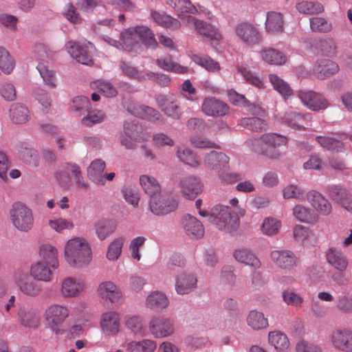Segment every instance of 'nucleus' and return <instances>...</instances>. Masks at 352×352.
<instances>
[{"mask_svg":"<svg viewBox=\"0 0 352 352\" xmlns=\"http://www.w3.org/2000/svg\"><path fill=\"white\" fill-rule=\"evenodd\" d=\"M186 22L188 23H192L195 30L197 33L207 38L210 40H219L221 38V34L219 32L218 30L211 24L197 19L191 16L186 17Z\"/></svg>","mask_w":352,"mask_h":352,"instance_id":"nucleus-19","label":"nucleus"},{"mask_svg":"<svg viewBox=\"0 0 352 352\" xmlns=\"http://www.w3.org/2000/svg\"><path fill=\"white\" fill-rule=\"evenodd\" d=\"M64 258L72 267H85L92 260L91 248L85 239L74 237L67 240L65 244Z\"/></svg>","mask_w":352,"mask_h":352,"instance_id":"nucleus-2","label":"nucleus"},{"mask_svg":"<svg viewBox=\"0 0 352 352\" xmlns=\"http://www.w3.org/2000/svg\"><path fill=\"white\" fill-rule=\"evenodd\" d=\"M151 333L155 338L168 337L174 333V322L172 320L164 316H155L148 323Z\"/></svg>","mask_w":352,"mask_h":352,"instance_id":"nucleus-11","label":"nucleus"},{"mask_svg":"<svg viewBox=\"0 0 352 352\" xmlns=\"http://www.w3.org/2000/svg\"><path fill=\"white\" fill-rule=\"evenodd\" d=\"M287 138L275 133H267L257 138H252L246 141L247 146L251 151L264 156L271 160H278L281 153L278 146H285Z\"/></svg>","mask_w":352,"mask_h":352,"instance_id":"nucleus-1","label":"nucleus"},{"mask_svg":"<svg viewBox=\"0 0 352 352\" xmlns=\"http://www.w3.org/2000/svg\"><path fill=\"white\" fill-rule=\"evenodd\" d=\"M146 307L155 311H161L166 309L169 305L167 296L160 292H153L146 298Z\"/></svg>","mask_w":352,"mask_h":352,"instance_id":"nucleus-28","label":"nucleus"},{"mask_svg":"<svg viewBox=\"0 0 352 352\" xmlns=\"http://www.w3.org/2000/svg\"><path fill=\"white\" fill-rule=\"evenodd\" d=\"M178 206L177 200L168 193H160L149 200V209L155 215L164 216L175 211Z\"/></svg>","mask_w":352,"mask_h":352,"instance_id":"nucleus-6","label":"nucleus"},{"mask_svg":"<svg viewBox=\"0 0 352 352\" xmlns=\"http://www.w3.org/2000/svg\"><path fill=\"white\" fill-rule=\"evenodd\" d=\"M157 65L162 69L179 74H188L189 69L173 60L171 56H164L156 60Z\"/></svg>","mask_w":352,"mask_h":352,"instance_id":"nucleus-32","label":"nucleus"},{"mask_svg":"<svg viewBox=\"0 0 352 352\" xmlns=\"http://www.w3.org/2000/svg\"><path fill=\"white\" fill-rule=\"evenodd\" d=\"M282 120L293 128L305 129L309 126L311 117L308 113L302 115L294 111H287Z\"/></svg>","mask_w":352,"mask_h":352,"instance_id":"nucleus-25","label":"nucleus"},{"mask_svg":"<svg viewBox=\"0 0 352 352\" xmlns=\"http://www.w3.org/2000/svg\"><path fill=\"white\" fill-rule=\"evenodd\" d=\"M126 348L129 352H154L157 348V343L150 339H143L127 343Z\"/></svg>","mask_w":352,"mask_h":352,"instance_id":"nucleus-38","label":"nucleus"},{"mask_svg":"<svg viewBox=\"0 0 352 352\" xmlns=\"http://www.w3.org/2000/svg\"><path fill=\"white\" fill-rule=\"evenodd\" d=\"M140 184L150 199L162 193V187L156 178L148 175H142L139 179Z\"/></svg>","mask_w":352,"mask_h":352,"instance_id":"nucleus-30","label":"nucleus"},{"mask_svg":"<svg viewBox=\"0 0 352 352\" xmlns=\"http://www.w3.org/2000/svg\"><path fill=\"white\" fill-rule=\"evenodd\" d=\"M316 139L320 145L327 150L341 152L344 148V144L335 138L318 136Z\"/></svg>","mask_w":352,"mask_h":352,"instance_id":"nucleus-53","label":"nucleus"},{"mask_svg":"<svg viewBox=\"0 0 352 352\" xmlns=\"http://www.w3.org/2000/svg\"><path fill=\"white\" fill-rule=\"evenodd\" d=\"M105 118L106 115L103 111L95 109L89 111L87 116L82 119L81 122L87 126H91L94 124L102 122Z\"/></svg>","mask_w":352,"mask_h":352,"instance_id":"nucleus-61","label":"nucleus"},{"mask_svg":"<svg viewBox=\"0 0 352 352\" xmlns=\"http://www.w3.org/2000/svg\"><path fill=\"white\" fill-rule=\"evenodd\" d=\"M293 214L301 222L312 223L316 221L314 212L301 205H297L294 208Z\"/></svg>","mask_w":352,"mask_h":352,"instance_id":"nucleus-55","label":"nucleus"},{"mask_svg":"<svg viewBox=\"0 0 352 352\" xmlns=\"http://www.w3.org/2000/svg\"><path fill=\"white\" fill-rule=\"evenodd\" d=\"M270 257L278 267L283 270H291L296 265L297 257L289 250H274Z\"/></svg>","mask_w":352,"mask_h":352,"instance_id":"nucleus-18","label":"nucleus"},{"mask_svg":"<svg viewBox=\"0 0 352 352\" xmlns=\"http://www.w3.org/2000/svg\"><path fill=\"white\" fill-rule=\"evenodd\" d=\"M132 133L129 132L130 128L126 126L123 133L120 135V144L123 146L126 149L133 150L136 148V133L135 128Z\"/></svg>","mask_w":352,"mask_h":352,"instance_id":"nucleus-59","label":"nucleus"},{"mask_svg":"<svg viewBox=\"0 0 352 352\" xmlns=\"http://www.w3.org/2000/svg\"><path fill=\"white\" fill-rule=\"evenodd\" d=\"M97 293L104 300L115 305L120 303L122 298L121 289L111 280L100 283L98 286Z\"/></svg>","mask_w":352,"mask_h":352,"instance_id":"nucleus-13","label":"nucleus"},{"mask_svg":"<svg viewBox=\"0 0 352 352\" xmlns=\"http://www.w3.org/2000/svg\"><path fill=\"white\" fill-rule=\"evenodd\" d=\"M230 159L223 153L212 151L205 156L204 164L206 167L213 170L226 168L228 166Z\"/></svg>","mask_w":352,"mask_h":352,"instance_id":"nucleus-26","label":"nucleus"},{"mask_svg":"<svg viewBox=\"0 0 352 352\" xmlns=\"http://www.w3.org/2000/svg\"><path fill=\"white\" fill-rule=\"evenodd\" d=\"M182 194L188 199H195L203 190V184L201 180L192 175L184 177L179 182Z\"/></svg>","mask_w":352,"mask_h":352,"instance_id":"nucleus-16","label":"nucleus"},{"mask_svg":"<svg viewBox=\"0 0 352 352\" xmlns=\"http://www.w3.org/2000/svg\"><path fill=\"white\" fill-rule=\"evenodd\" d=\"M243 127L256 132L265 131L269 129L266 120L255 116L243 118Z\"/></svg>","mask_w":352,"mask_h":352,"instance_id":"nucleus-49","label":"nucleus"},{"mask_svg":"<svg viewBox=\"0 0 352 352\" xmlns=\"http://www.w3.org/2000/svg\"><path fill=\"white\" fill-rule=\"evenodd\" d=\"M20 323L28 328H36L40 324L39 316L33 312L21 311L19 314Z\"/></svg>","mask_w":352,"mask_h":352,"instance_id":"nucleus-57","label":"nucleus"},{"mask_svg":"<svg viewBox=\"0 0 352 352\" xmlns=\"http://www.w3.org/2000/svg\"><path fill=\"white\" fill-rule=\"evenodd\" d=\"M39 256L41 259L40 261H43L49 265L53 270L58 267V250L53 245L50 244L42 245L39 250Z\"/></svg>","mask_w":352,"mask_h":352,"instance_id":"nucleus-31","label":"nucleus"},{"mask_svg":"<svg viewBox=\"0 0 352 352\" xmlns=\"http://www.w3.org/2000/svg\"><path fill=\"white\" fill-rule=\"evenodd\" d=\"M298 97L308 109L312 111L326 109L329 106L328 100L321 94L311 90H299Z\"/></svg>","mask_w":352,"mask_h":352,"instance_id":"nucleus-10","label":"nucleus"},{"mask_svg":"<svg viewBox=\"0 0 352 352\" xmlns=\"http://www.w3.org/2000/svg\"><path fill=\"white\" fill-rule=\"evenodd\" d=\"M47 226L51 230L58 233H63L65 230H72L74 227V223L71 219L63 217H54L48 219Z\"/></svg>","mask_w":352,"mask_h":352,"instance_id":"nucleus-43","label":"nucleus"},{"mask_svg":"<svg viewBox=\"0 0 352 352\" xmlns=\"http://www.w3.org/2000/svg\"><path fill=\"white\" fill-rule=\"evenodd\" d=\"M10 220L14 227L20 232H28L34 224L32 210L25 204L17 201L10 210Z\"/></svg>","mask_w":352,"mask_h":352,"instance_id":"nucleus-4","label":"nucleus"},{"mask_svg":"<svg viewBox=\"0 0 352 352\" xmlns=\"http://www.w3.org/2000/svg\"><path fill=\"white\" fill-rule=\"evenodd\" d=\"M136 33L138 35V42L141 41L146 47H155L157 43L151 30L145 26L136 27Z\"/></svg>","mask_w":352,"mask_h":352,"instance_id":"nucleus-50","label":"nucleus"},{"mask_svg":"<svg viewBox=\"0 0 352 352\" xmlns=\"http://www.w3.org/2000/svg\"><path fill=\"white\" fill-rule=\"evenodd\" d=\"M151 15L152 19L162 27L176 30L179 28L181 26V23L177 19L173 18L164 12L152 11Z\"/></svg>","mask_w":352,"mask_h":352,"instance_id":"nucleus-39","label":"nucleus"},{"mask_svg":"<svg viewBox=\"0 0 352 352\" xmlns=\"http://www.w3.org/2000/svg\"><path fill=\"white\" fill-rule=\"evenodd\" d=\"M192 60L195 64L204 67L208 72H215L220 70L219 64L208 56L193 54Z\"/></svg>","mask_w":352,"mask_h":352,"instance_id":"nucleus-44","label":"nucleus"},{"mask_svg":"<svg viewBox=\"0 0 352 352\" xmlns=\"http://www.w3.org/2000/svg\"><path fill=\"white\" fill-rule=\"evenodd\" d=\"M307 197L311 206L320 214L328 215L331 212V204L319 192L311 190L307 192Z\"/></svg>","mask_w":352,"mask_h":352,"instance_id":"nucleus-21","label":"nucleus"},{"mask_svg":"<svg viewBox=\"0 0 352 352\" xmlns=\"http://www.w3.org/2000/svg\"><path fill=\"white\" fill-rule=\"evenodd\" d=\"M36 68L43 78L45 84L51 89L55 88L56 78L54 72L43 63H39Z\"/></svg>","mask_w":352,"mask_h":352,"instance_id":"nucleus-62","label":"nucleus"},{"mask_svg":"<svg viewBox=\"0 0 352 352\" xmlns=\"http://www.w3.org/2000/svg\"><path fill=\"white\" fill-rule=\"evenodd\" d=\"M105 166V163L102 160H94L87 169L89 179L97 184L103 185L104 184L103 172Z\"/></svg>","mask_w":352,"mask_h":352,"instance_id":"nucleus-36","label":"nucleus"},{"mask_svg":"<svg viewBox=\"0 0 352 352\" xmlns=\"http://www.w3.org/2000/svg\"><path fill=\"white\" fill-rule=\"evenodd\" d=\"M327 262L340 272L346 270L349 262L346 256L336 248H330L327 254Z\"/></svg>","mask_w":352,"mask_h":352,"instance_id":"nucleus-29","label":"nucleus"},{"mask_svg":"<svg viewBox=\"0 0 352 352\" xmlns=\"http://www.w3.org/2000/svg\"><path fill=\"white\" fill-rule=\"evenodd\" d=\"M85 288L84 280L69 276L62 280L60 292L65 298H74L79 296Z\"/></svg>","mask_w":352,"mask_h":352,"instance_id":"nucleus-17","label":"nucleus"},{"mask_svg":"<svg viewBox=\"0 0 352 352\" xmlns=\"http://www.w3.org/2000/svg\"><path fill=\"white\" fill-rule=\"evenodd\" d=\"M65 48L67 52L78 63L87 65L93 63L91 54L95 47L91 42L88 41L80 46L76 42L70 41L66 43Z\"/></svg>","mask_w":352,"mask_h":352,"instance_id":"nucleus-8","label":"nucleus"},{"mask_svg":"<svg viewBox=\"0 0 352 352\" xmlns=\"http://www.w3.org/2000/svg\"><path fill=\"white\" fill-rule=\"evenodd\" d=\"M176 154L180 161L190 166L196 167L199 164L197 157L189 148L180 146L177 148Z\"/></svg>","mask_w":352,"mask_h":352,"instance_id":"nucleus-56","label":"nucleus"},{"mask_svg":"<svg viewBox=\"0 0 352 352\" xmlns=\"http://www.w3.org/2000/svg\"><path fill=\"white\" fill-rule=\"evenodd\" d=\"M120 314L116 311H108L101 315L100 325L102 333L108 336H116L120 331Z\"/></svg>","mask_w":352,"mask_h":352,"instance_id":"nucleus-12","label":"nucleus"},{"mask_svg":"<svg viewBox=\"0 0 352 352\" xmlns=\"http://www.w3.org/2000/svg\"><path fill=\"white\" fill-rule=\"evenodd\" d=\"M69 315L66 306L54 304L47 307L43 314L45 326L52 332L58 334L61 331V327Z\"/></svg>","mask_w":352,"mask_h":352,"instance_id":"nucleus-5","label":"nucleus"},{"mask_svg":"<svg viewBox=\"0 0 352 352\" xmlns=\"http://www.w3.org/2000/svg\"><path fill=\"white\" fill-rule=\"evenodd\" d=\"M156 101L158 107L166 116L175 120L180 119L182 112L177 100L173 94H160L157 96Z\"/></svg>","mask_w":352,"mask_h":352,"instance_id":"nucleus-15","label":"nucleus"},{"mask_svg":"<svg viewBox=\"0 0 352 352\" xmlns=\"http://www.w3.org/2000/svg\"><path fill=\"white\" fill-rule=\"evenodd\" d=\"M269 78L274 89L279 92L285 99L292 94L293 91L290 86L277 75L270 74Z\"/></svg>","mask_w":352,"mask_h":352,"instance_id":"nucleus-45","label":"nucleus"},{"mask_svg":"<svg viewBox=\"0 0 352 352\" xmlns=\"http://www.w3.org/2000/svg\"><path fill=\"white\" fill-rule=\"evenodd\" d=\"M13 280L19 290L25 296L34 298L42 292L41 285L26 272H16L13 276Z\"/></svg>","mask_w":352,"mask_h":352,"instance_id":"nucleus-7","label":"nucleus"},{"mask_svg":"<svg viewBox=\"0 0 352 352\" xmlns=\"http://www.w3.org/2000/svg\"><path fill=\"white\" fill-rule=\"evenodd\" d=\"M123 244L124 239L122 238L113 240L109 245L107 253V258L111 261L117 260L122 252Z\"/></svg>","mask_w":352,"mask_h":352,"instance_id":"nucleus-64","label":"nucleus"},{"mask_svg":"<svg viewBox=\"0 0 352 352\" xmlns=\"http://www.w3.org/2000/svg\"><path fill=\"white\" fill-rule=\"evenodd\" d=\"M94 228L98 238L104 240L113 233L116 225L110 220L101 219L96 223Z\"/></svg>","mask_w":352,"mask_h":352,"instance_id":"nucleus-41","label":"nucleus"},{"mask_svg":"<svg viewBox=\"0 0 352 352\" xmlns=\"http://www.w3.org/2000/svg\"><path fill=\"white\" fill-rule=\"evenodd\" d=\"M210 222L219 230L232 233L240 227V217L232 208L217 204L211 209Z\"/></svg>","mask_w":352,"mask_h":352,"instance_id":"nucleus-3","label":"nucleus"},{"mask_svg":"<svg viewBox=\"0 0 352 352\" xmlns=\"http://www.w3.org/2000/svg\"><path fill=\"white\" fill-rule=\"evenodd\" d=\"M197 278L192 274L182 273L176 277L175 290L179 295L190 293L197 287Z\"/></svg>","mask_w":352,"mask_h":352,"instance_id":"nucleus-22","label":"nucleus"},{"mask_svg":"<svg viewBox=\"0 0 352 352\" xmlns=\"http://www.w3.org/2000/svg\"><path fill=\"white\" fill-rule=\"evenodd\" d=\"M131 112L135 116L142 119H147L152 122H163V118L161 113L156 109L150 107L140 105L134 107L131 110Z\"/></svg>","mask_w":352,"mask_h":352,"instance_id":"nucleus-35","label":"nucleus"},{"mask_svg":"<svg viewBox=\"0 0 352 352\" xmlns=\"http://www.w3.org/2000/svg\"><path fill=\"white\" fill-rule=\"evenodd\" d=\"M283 196L285 199H296L304 200L305 199V193L304 190L294 184L287 186L283 190Z\"/></svg>","mask_w":352,"mask_h":352,"instance_id":"nucleus-60","label":"nucleus"},{"mask_svg":"<svg viewBox=\"0 0 352 352\" xmlns=\"http://www.w3.org/2000/svg\"><path fill=\"white\" fill-rule=\"evenodd\" d=\"M124 324L127 329L136 335L142 336L146 330L142 319L137 316L126 317Z\"/></svg>","mask_w":352,"mask_h":352,"instance_id":"nucleus-54","label":"nucleus"},{"mask_svg":"<svg viewBox=\"0 0 352 352\" xmlns=\"http://www.w3.org/2000/svg\"><path fill=\"white\" fill-rule=\"evenodd\" d=\"M329 342L336 350L352 352V331L339 328L333 330L329 335Z\"/></svg>","mask_w":352,"mask_h":352,"instance_id":"nucleus-9","label":"nucleus"},{"mask_svg":"<svg viewBox=\"0 0 352 352\" xmlns=\"http://www.w3.org/2000/svg\"><path fill=\"white\" fill-rule=\"evenodd\" d=\"M310 28L314 32L327 33L331 31V23L322 17H313L310 19Z\"/></svg>","mask_w":352,"mask_h":352,"instance_id":"nucleus-58","label":"nucleus"},{"mask_svg":"<svg viewBox=\"0 0 352 352\" xmlns=\"http://www.w3.org/2000/svg\"><path fill=\"white\" fill-rule=\"evenodd\" d=\"M261 57L265 62L273 65H282L287 61V57L281 52L273 48L263 50Z\"/></svg>","mask_w":352,"mask_h":352,"instance_id":"nucleus-42","label":"nucleus"},{"mask_svg":"<svg viewBox=\"0 0 352 352\" xmlns=\"http://www.w3.org/2000/svg\"><path fill=\"white\" fill-rule=\"evenodd\" d=\"M10 116L15 124H24L30 119L28 108L19 103L13 104L10 109Z\"/></svg>","mask_w":352,"mask_h":352,"instance_id":"nucleus-37","label":"nucleus"},{"mask_svg":"<svg viewBox=\"0 0 352 352\" xmlns=\"http://www.w3.org/2000/svg\"><path fill=\"white\" fill-rule=\"evenodd\" d=\"M52 267L43 261H36L32 265L30 273L32 278L36 280L50 282L53 278Z\"/></svg>","mask_w":352,"mask_h":352,"instance_id":"nucleus-24","label":"nucleus"},{"mask_svg":"<svg viewBox=\"0 0 352 352\" xmlns=\"http://www.w3.org/2000/svg\"><path fill=\"white\" fill-rule=\"evenodd\" d=\"M182 224L186 234L192 239H198L204 234V228L202 223L189 214H186L182 217Z\"/></svg>","mask_w":352,"mask_h":352,"instance_id":"nucleus-20","label":"nucleus"},{"mask_svg":"<svg viewBox=\"0 0 352 352\" xmlns=\"http://www.w3.org/2000/svg\"><path fill=\"white\" fill-rule=\"evenodd\" d=\"M280 222L275 219L268 217L264 219L261 226V230L265 235L272 236L278 232Z\"/></svg>","mask_w":352,"mask_h":352,"instance_id":"nucleus-63","label":"nucleus"},{"mask_svg":"<svg viewBox=\"0 0 352 352\" xmlns=\"http://www.w3.org/2000/svg\"><path fill=\"white\" fill-rule=\"evenodd\" d=\"M168 3L177 12L198 13L197 8L189 0H168Z\"/></svg>","mask_w":352,"mask_h":352,"instance_id":"nucleus-51","label":"nucleus"},{"mask_svg":"<svg viewBox=\"0 0 352 352\" xmlns=\"http://www.w3.org/2000/svg\"><path fill=\"white\" fill-rule=\"evenodd\" d=\"M338 70V64L328 59L318 60L314 67L315 74L320 78L330 77L336 74Z\"/></svg>","mask_w":352,"mask_h":352,"instance_id":"nucleus-27","label":"nucleus"},{"mask_svg":"<svg viewBox=\"0 0 352 352\" xmlns=\"http://www.w3.org/2000/svg\"><path fill=\"white\" fill-rule=\"evenodd\" d=\"M316 47L322 54L327 56H332L337 54V43L333 38L330 37L317 41Z\"/></svg>","mask_w":352,"mask_h":352,"instance_id":"nucleus-46","label":"nucleus"},{"mask_svg":"<svg viewBox=\"0 0 352 352\" xmlns=\"http://www.w3.org/2000/svg\"><path fill=\"white\" fill-rule=\"evenodd\" d=\"M267 338L269 344L278 352H286L289 347L287 336L280 331H270Z\"/></svg>","mask_w":352,"mask_h":352,"instance_id":"nucleus-33","label":"nucleus"},{"mask_svg":"<svg viewBox=\"0 0 352 352\" xmlns=\"http://www.w3.org/2000/svg\"><path fill=\"white\" fill-rule=\"evenodd\" d=\"M201 109L206 116L217 118L227 114L229 111V107L224 102L214 97L209 96L204 99Z\"/></svg>","mask_w":352,"mask_h":352,"instance_id":"nucleus-14","label":"nucleus"},{"mask_svg":"<svg viewBox=\"0 0 352 352\" xmlns=\"http://www.w3.org/2000/svg\"><path fill=\"white\" fill-rule=\"evenodd\" d=\"M327 194L333 201L342 206L349 197L350 193L344 188L338 185L330 186L327 188Z\"/></svg>","mask_w":352,"mask_h":352,"instance_id":"nucleus-48","label":"nucleus"},{"mask_svg":"<svg viewBox=\"0 0 352 352\" xmlns=\"http://www.w3.org/2000/svg\"><path fill=\"white\" fill-rule=\"evenodd\" d=\"M296 9L302 14H316L324 11L323 6L318 2L302 1L296 4Z\"/></svg>","mask_w":352,"mask_h":352,"instance_id":"nucleus-52","label":"nucleus"},{"mask_svg":"<svg viewBox=\"0 0 352 352\" xmlns=\"http://www.w3.org/2000/svg\"><path fill=\"white\" fill-rule=\"evenodd\" d=\"M247 324L254 331L265 329L269 327L268 319L257 310L250 311L246 318Z\"/></svg>","mask_w":352,"mask_h":352,"instance_id":"nucleus-34","label":"nucleus"},{"mask_svg":"<svg viewBox=\"0 0 352 352\" xmlns=\"http://www.w3.org/2000/svg\"><path fill=\"white\" fill-rule=\"evenodd\" d=\"M283 20L279 12H269L267 14L266 29L272 33H279L283 30Z\"/></svg>","mask_w":352,"mask_h":352,"instance_id":"nucleus-40","label":"nucleus"},{"mask_svg":"<svg viewBox=\"0 0 352 352\" xmlns=\"http://www.w3.org/2000/svg\"><path fill=\"white\" fill-rule=\"evenodd\" d=\"M262 41V34L254 25L243 24V48L252 49L259 45Z\"/></svg>","mask_w":352,"mask_h":352,"instance_id":"nucleus-23","label":"nucleus"},{"mask_svg":"<svg viewBox=\"0 0 352 352\" xmlns=\"http://www.w3.org/2000/svg\"><path fill=\"white\" fill-rule=\"evenodd\" d=\"M261 266V262L253 252L250 250H243V271L249 270L258 276L259 274L256 270L259 269Z\"/></svg>","mask_w":352,"mask_h":352,"instance_id":"nucleus-47","label":"nucleus"}]
</instances>
